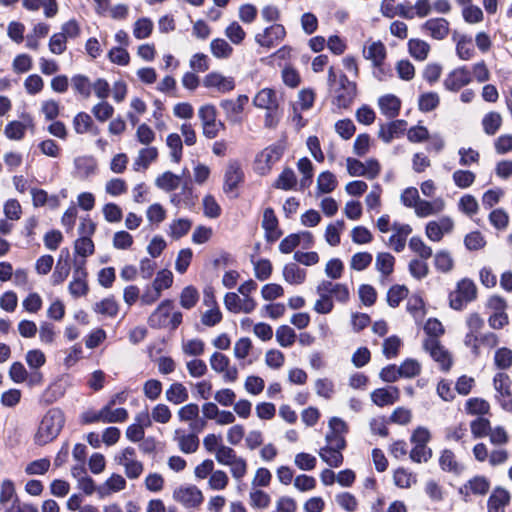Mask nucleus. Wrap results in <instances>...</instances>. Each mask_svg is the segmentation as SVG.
Wrapping results in <instances>:
<instances>
[{"label": "nucleus", "instance_id": "obj_51", "mask_svg": "<svg viewBox=\"0 0 512 512\" xmlns=\"http://www.w3.org/2000/svg\"><path fill=\"white\" fill-rule=\"evenodd\" d=\"M409 248L417 253L422 259L427 260L429 259L433 252L432 248L427 246L421 237L419 236H413L409 240Z\"/></svg>", "mask_w": 512, "mask_h": 512}, {"label": "nucleus", "instance_id": "obj_7", "mask_svg": "<svg viewBox=\"0 0 512 512\" xmlns=\"http://www.w3.org/2000/svg\"><path fill=\"white\" fill-rule=\"evenodd\" d=\"M173 300L164 299L148 318V325L153 329L166 327L170 311L173 308Z\"/></svg>", "mask_w": 512, "mask_h": 512}, {"label": "nucleus", "instance_id": "obj_47", "mask_svg": "<svg viewBox=\"0 0 512 512\" xmlns=\"http://www.w3.org/2000/svg\"><path fill=\"white\" fill-rule=\"evenodd\" d=\"M434 264L438 271L447 273L453 269L454 261L448 251L441 250L435 254Z\"/></svg>", "mask_w": 512, "mask_h": 512}, {"label": "nucleus", "instance_id": "obj_49", "mask_svg": "<svg viewBox=\"0 0 512 512\" xmlns=\"http://www.w3.org/2000/svg\"><path fill=\"white\" fill-rule=\"evenodd\" d=\"M452 178L457 187L466 189L474 183L476 175L470 170H456Z\"/></svg>", "mask_w": 512, "mask_h": 512}, {"label": "nucleus", "instance_id": "obj_23", "mask_svg": "<svg viewBox=\"0 0 512 512\" xmlns=\"http://www.w3.org/2000/svg\"><path fill=\"white\" fill-rule=\"evenodd\" d=\"M319 456L328 466L338 468L343 464L344 456L341 452L332 448V445H326L319 451Z\"/></svg>", "mask_w": 512, "mask_h": 512}, {"label": "nucleus", "instance_id": "obj_20", "mask_svg": "<svg viewBox=\"0 0 512 512\" xmlns=\"http://www.w3.org/2000/svg\"><path fill=\"white\" fill-rule=\"evenodd\" d=\"M337 184L336 176L332 172L328 170L321 172L317 178V195L333 192Z\"/></svg>", "mask_w": 512, "mask_h": 512}, {"label": "nucleus", "instance_id": "obj_57", "mask_svg": "<svg viewBox=\"0 0 512 512\" xmlns=\"http://www.w3.org/2000/svg\"><path fill=\"white\" fill-rule=\"evenodd\" d=\"M358 294L364 306L370 307L377 301V291L370 284H361L358 289Z\"/></svg>", "mask_w": 512, "mask_h": 512}, {"label": "nucleus", "instance_id": "obj_14", "mask_svg": "<svg viewBox=\"0 0 512 512\" xmlns=\"http://www.w3.org/2000/svg\"><path fill=\"white\" fill-rule=\"evenodd\" d=\"M378 105L381 113L388 118H395L401 110V100L394 94H386L379 98Z\"/></svg>", "mask_w": 512, "mask_h": 512}, {"label": "nucleus", "instance_id": "obj_33", "mask_svg": "<svg viewBox=\"0 0 512 512\" xmlns=\"http://www.w3.org/2000/svg\"><path fill=\"white\" fill-rule=\"evenodd\" d=\"M502 124V117L498 112H489L482 119L483 130L487 135H495Z\"/></svg>", "mask_w": 512, "mask_h": 512}, {"label": "nucleus", "instance_id": "obj_28", "mask_svg": "<svg viewBox=\"0 0 512 512\" xmlns=\"http://www.w3.org/2000/svg\"><path fill=\"white\" fill-rule=\"evenodd\" d=\"M456 54L461 60H469L474 56L475 49L470 36H460L456 44Z\"/></svg>", "mask_w": 512, "mask_h": 512}, {"label": "nucleus", "instance_id": "obj_42", "mask_svg": "<svg viewBox=\"0 0 512 512\" xmlns=\"http://www.w3.org/2000/svg\"><path fill=\"white\" fill-rule=\"evenodd\" d=\"M91 237L83 236L75 240L74 250L76 255L86 258L94 253L95 247Z\"/></svg>", "mask_w": 512, "mask_h": 512}, {"label": "nucleus", "instance_id": "obj_46", "mask_svg": "<svg viewBox=\"0 0 512 512\" xmlns=\"http://www.w3.org/2000/svg\"><path fill=\"white\" fill-rule=\"evenodd\" d=\"M26 125L21 121H10L4 129L6 137L10 140H21L24 138Z\"/></svg>", "mask_w": 512, "mask_h": 512}, {"label": "nucleus", "instance_id": "obj_36", "mask_svg": "<svg viewBox=\"0 0 512 512\" xmlns=\"http://www.w3.org/2000/svg\"><path fill=\"white\" fill-rule=\"evenodd\" d=\"M456 292L463 296L466 303L474 301L477 297V287L469 278H464L457 283Z\"/></svg>", "mask_w": 512, "mask_h": 512}, {"label": "nucleus", "instance_id": "obj_37", "mask_svg": "<svg viewBox=\"0 0 512 512\" xmlns=\"http://www.w3.org/2000/svg\"><path fill=\"white\" fill-rule=\"evenodd\" d=\"M153 21L148 17H141L134 23L133 35L136 39H146L153 31Z\"/></svg>", "mask_w": 512, "mask_h": 512}, {"label": "nucleus", "instance_id": "obj_60", "mask_svg": "<svg viewBox=\"0 0 512 512\" xmlns=\"http://www.w3.org/2000/svg\"><path fill=\"white\" fill-rule=\"evenodd\" d=\"M335 131L342 139L348 140L355 134L356 126L349 118L341 119L335 123Z\"/></svg>", "mask_w": 512, "mask_h": 512}, {"label": "nucleus", "instance_id": "obj_56", "mask_svg": "<svg viewBox=\"0 0 512 512\" xmlns=\"http://www.w3.org/2000/svg\"><path fill=\"white\" fill-rule=\"evenodd\" d=\"M107 56L112 63L120 66H127L130 62L129 52L127 49L120 46L111 48Z\"/></svg>", "mask_w": 512, "mask_h": 512}, {"label": "nucleus", "instance_id": "obj_6", "mask_svg": "<svg viewBox=\"0 0 512 512\" xmlns=\"http://www.w3.org/2000/svg\"><path fill=\"white\" fill-rule=\"evenodd\" d=\"M74 170L71 175L75 179L86 180L97 171V160L93 156H78L73 161Z\"/></svg>", "mask_w": 512, "mask_h": 512}, {"label": "nucleus", "instance_id": "obj_63", "mask_svg": "<svg viewBox=\"0 0 512 512\" xmlns=\"http://www.w3.org/2000/svg\"><path fill=\"white\" fill-rule=\"evenodd\" d=\"M103 215L107 222H120L123 218V211L116 203L109 202L103 206Z\"/></svg>", "mask_w": 512, "mask_h": 512}, {"label": "nucleus", "instance_id": "obj_39", "mask_svg": "<svg viewBox=\"0 0 512 512\" xmlns=\"http://www.w3.org/2000/svg\"><path fill=\"white\" fill-rule=\"evenodd\" d=\"M251 262L254 265L255 277L258 280L265 281L270 278L273 271V266L269 259L261 258L255 262L254 257L252 256Z\"/></svg>", "mask_w": 512, "mask_h": 512}, {"label": "nucleus", "instance_id": "obj_45", "mask_svg": "<svg viewBox=\"0 0 512 512\" xmlns=\"http://www.w3.org/2000/svg\"><path fill=\"white\" fill-rule=\"evenodd\" d=\"M401 345L402 341L397 335L387 337L383 342V355L387 359L395 358L399 354Z\"/></svg>", "mask_w": 512, "mask_h": 512}, {"label": "nucleus", "instance_id": "obj_40", "mask_svg": "<svg viewBox=\"0 0 512 512\" xmlns=\"http://www.w3.org/2000/svg\"><path fill=\"white\" fill-rule=\"evenodd\" d=\"M471 433L475 439L483 438L489 435L491 423L485 417H477L470 423Z\"/></svg>", "mask_w": 512, "mask_h": 512}, {"label": "nucleus", "instance_id": "obj_2", "mask_svg": "<svg viewBox=\"0 0 512 512\" xmlns=\"http://www.w3.org/2000/svg\"><path fill=\"white\" fill-rule=\"evenodd\" d=\"M285 149V140L282 139L262 150L255 160L257 173L260 175L268 174L272 166L281 159Z\"/></svg>", "mask_w": 512, "mask_h": 512}, {"label": "nucleus", "instance_id": "obj_38", "mask_svg": "<svg viewBox=\"0 0 512 512\" xmlns=\"http://www.w3.org/2000/svg\"><path fill=\"white\" fill-rule=\"evenodd\" d=\"M439 465L442 470L448 471V472H453L457 475L460 474L462 471V468L459 466V464L455 460L454 453L449 449H445L442 452V454L439 458Z\"/></svg>", "mask_w": 512, "mask_h": 512}, {"label": "nucleus", "instance_id": "obj_43", "mask_svg": "<svg viewBox=\"0 0 512 512\" xmlns=\"http://www.w3.org/2000/svg\"><path fill=\"white\" fill-rule=\"evenodd\" d=\"M494 364L499 370H507L512 366V350L507 347L498 348L494 355Z\"/></svg>", "mask_w": 512, "mask_h": 512}, {"label": "nucleus", "instance_id": "obj_35", "mask_svg": "<svg viewBox=\"0 0 512 512\" xmlns=\"http://www.w3.org/2000/svg\"><path fill=\"white\" fill-rule=\"evenodd\" d=\"M421 373L420 363L413 358L405 359L398 367L399 378H413Z\"/></svg>", "mask_w": 512, "mask_h": 512}, {"label": "nucleus", "instance_id": "obj_34", "mask_svg": "<svg viewBox=\"0 0 512 512\" xmlns=\"http://www.w3.org/2000/svg\"><path fill=\"white\" fill-rule=\"evenodd\" d=\"M297 335L289 325H281L276 330V341L281 347L292 346L296 341Z\"/></svg>", "mask_w": 512, "mask_h": 512}, {"label": "nucleus", "instance_id": "obj_62", "mask_svg": "<svg viewBox=\"0 0 512 512\" xmlns=\"http://www.w3.org/2000/svg\"><path fill=\"white\" fill-rule=\"evenodd\" d=\"M373 256L369 252H357L351 258V268L356 271H363L372 263Z\"/></svg>", "mask_w": 512, "mask_h": 512}, {"label": "nucleus", "instance_id": "obj_21", "mask_svg": "<svg viewBox=\"0 0 512 512\" xmlns=\"http://www.w3.org/2000/svg\"><path fill=\"white\" fill-rule=\"evenodd\" d=\"M297 185V177L292 168L286 167L280 173L278 178L273 183V187L276 189H281L285 191H289L295 188Z\"/></svg>", "mask_w": 512, "mask_h": 512}, {"label": "nucleus", "instance_id": "obj_22", "mask_svg": "<svg viewBox=\"0 0 512 512\" xmlns=\"http://www.w3.org/2000/svg\"><path fill=\"white\" fill-rule=\"evenodd\" d=\"M283 277L289 284L299 285L305 281L306 271L295 263H288L283 268Z\"/></svg>", "mask_w": 512, "mask_h": 512}, {"label": "nucleus", "instance_id": "obj_44", "mask_svg": "<svg viewBox=\"0 0 512 512\" xmlns=\"http://www.w3.org/2000/svg\"><path fill=\"white\" fill-rule=\"evenodd\" d=\"M199 300L198 290L192 286H186L180 294V305L184 309L193 308Z\"/></svg>", "mask_w": 512, "mask_h": 512}, {"label": "nucleus", "instance_id": "obj_64", "mask_svg": "<svg viewBox=\"0 0 512 512\" xmlns=\"http://www.w3.org/2000/svg\"><path fill=\"white\" fill-rule=\"evenodd\" d=\"M192 221L186 218H179L176 221H174L170 228H171V236L174 239H180L183 236H185L189 230L191 229Z\"/></svg>", "mask_w": 512, "mask_h": 512}, {"label": "nucleus", "instance_id": "obj_19", "mask_svg": "<svg viewBox=\"0 0 512 512\" xmlns=\"http://www.w3.org/2000/svg\"><path fill=\"white\" fill-rule=\"evenodd\" d=\"M408 52L417 61H424L427 59L430 45L421 39L412 38L408 41Z\"/></svg>", "mask_w": 512, "mask_h": 512}, {"label": "nucleus", "instance_id": "obj_16", "mask_svg": "<svg viewBox=\"0 0 512 512\" xmlns=\"http://www.w3.org/2000/svg\"><path fill=\"white\" fill-rule=\"evenodd\" d=\"M363 56L371 60L373 66H380L384 64L387 56L386 47L380 40L372 42L368 49L364 47Z\"/></svg>", "mask_w": 512, "mask_h": 512}, {"label": "nucleus", "instance_id": "obj_41", "mask_svg": "<svg viewBox=\"0 0 512 512\" xmlns=\"http://www.w3.org/2000/svg\"><path fill=\"white\" fill-rule=\"evenodd\" d=\"M469 490L474 495H486L490 489V481L487 477L476 475L468 480Z\"/></svg>", "mask_w": 512, "mask_h": 512}, {"label": "nucleus", "instance_id": "obj_55", "mask_svg": "<svg viewBox=\"0 0 512 512\" xmlns=\"http://www.w3.org/2000/svg\"><path fill=\"white\" fill-rule=\"evenodd\" d=\"M464 245L469 251H477L485 247L486 240L480 231H473L465 236Z\"/></svg>", "mask_w": 512, "mask_h": 512}, {"label": "nucleus", "instance_id": "obj_24", "mask_svg": "<svg viewBox=\"0 0 512 512\" xmlns=\"http://www.w3.org/2000/svg\"><path fill=\"white\" fill-rule=\"evenodd\" d=\"M357 96V85H351V88L339 89L333 103L338 108L349 109Z\"/></svg>", "mask_w": 512, "mask_h": 512}, {"label": "nucleus", "instance_id": "obj_50", "mask_svg": "<svg viewBox=\"0 0 512 512\" xmlns=\"http://www.w3.org/2000/svg\"><path fill=\"white\" fill-rule=\"evenodd\" d=\"M407 311L415 318H422L425 314V303L420 295H413L407 302Z\"/></svg>", "mask_w": 512, "mask_h": 512}, {"label": "nucleus", "instance_id": "obj_9", "mask_svg": "<svg viewBox=\"0 0 512 512\" xmlns=\"http://www.w3.org/2000/svg\"><path fill=\"white\" fill-rule=\"evenodd\" d=\"M253 298L241 299L235 292H226V309L233 313H251L256 308Z\"/></svg>", "mask_w": 512, "mask_h": 512}, {"label": "nucleus", "instance_id": "obj_52", "mask_svg": "<svg viewBox=\"0 0 512 512\" xmlns=\"http://www.w3.org/2000/svg\"><path fill=\"white\" fill-rule=\"evenodd\" d=\"M158 157V150L156 147H148L143 148L139 152V156L136 159L134 166H142L144 169H147L150 163L156 160ZM137 170L136 167H134Z\"/></svg>", "mask_w": 512, "mask_h": 512}, {"label": "nucleus", "instance_id": "obj_4", "mask_svg": "<svg viewBox=\"0 0 512 512\" xmlns=\"http://www.w3.org/2000/svg\"><path fill=\"white\" fill-rule=\"evenodd\" d=\"M173 498L186 508H195L203 502V494L195 485L180 487L173 493Z\"/></svg>", "mask_w": 512, "mask_h": 512}, {"label": "nucleus", "instance_id": "obj_31", "mask_svg": "<svg viewBox=\"0 0 512 512\" xmlns=\"http://www.w3.org/2000/svg\"><path fill=\"white\" fill-rule=\"evenodd\" d=\"M93 309L96 313L106 315L112 318L116 317L119 311V307L114 299V296L104 298L100 302H97L94 305Z\"/></svg>", "mask_w": 512, "mask_h": 512}, {"label": "nucleus", "instance_id": "obj_10", "mask_svg": "<svg viewBox=\"0 0 512 512\" xmlns=\"http://www.w3.org/2000/svg\"><path fill=\"white\" fill-rule=\"evenodd\" d=\"M69 385L70 384L66 381L64 377L58 378L44 390L41 396V402L44 403L45 405H51L55 403L57 400H59L65 395Z\"/></svg>", "mask_w": 512, "mask_h": 512}, {"label": "nucleus", "instance_id": "obj_59", "mask_svg": "<svg viewBox=\"0 0 512 512\" xmlns=\"http://www.w3.org/2000/svg\"><path fill=\"white\" fill-rule=\"evenodd\" d=\"M92 113L98 121L105 122L113 116L114 107L107 101H102L92 108Z\"/></svg>", "mask_w": 512, "mask_h": 512}, {"label": "nucleus", "instance_id": "obj_5", "mask_svg": "<svg viewBox=\"0 0 512 512\" xmlns=\"http://www.w3.org/2000/svg\"><path fill=\"white\" fill-rule=\"evenodd\" d=\"M472 81L471 73L466 66L452 70L445 78L443 85L446 90L457 92Z\"/></svg>", "mask_w": 512, "mask_h": 512}, {"label": "nucleus", "instance_id": "obj_17", "mask_svg": "<svg viewBox=\"0 0 512 512\" xmlns=\"http://www.w3.org/2000/svg\"><path fill=\"white\" fill-rule=\"evenodd\" d=\"M249 98L245 94L238 96L236 101L226 100V112H230L232 115H227L229 120L234 124L242 122L241 113L243 112L244 106L248 103Z\"/></svg>", "mask_w": 512, "mask_h": 512}, {"label": "nucleus", "instance_id": "obj_58", "mask_svg": "<svg viewBox=\"0 0 512 512\" xmlns=\"http://www.w3.org/2000/svg\"><path fill=\"white\" fill-rule=\"evenodd\" d=\"M173 284V274L168 269H162L158 271L152 285L161 293L163 289H168Z\"/></svg>", "mask_w": 512, "mask_h": 512}, {"label": "nucleus", "instance_id": "obj_29", "mask_svg": "<svg viewBox=\"0 0 512 512\" xmlns=\"http://www.w3.org/2000/svg\"><path fill=\"white\" fill-rule=\"evenodd\" d=\"M409 290L405 285L395 284L387 292V303L390 307L396 308L401 301L408 296Z\"/></svg>", "mask_w": 512, "mask_h": 512}, {"label": "nucleus", "instance_id": "obj_25", "mask_svg": "<svg viewBox=\"0 0 512 512\" xmlns=\"http://www.w3.org/2000/svg\"><path fill=\"white\" fill-rule=\"evenodd\" d=\"M180 176L171 172L166 171L162 175L158 176L155 185L162 190H165L167 192L174 191L178 188L180 184Z\"/></svg>", "mask_w": 512, "mask_h": 512}, {"label": "nucleus", "instance_id": "obj_8", "mask_svg": "<svg viewBox=\"0 0 512 512\" xmlns=\"http://www.w3.org/2000/svg\"><path fill=\"white\" fill-rule=\"evenodd\" d=\"M372 402L378 407H384L396 403L400 398V390L396 386L377 388L371 393Z\"/></svg>", "mask_w": 512, "mask_h": 512}, {"label": "nucleus", "instance_id": "obj_32", "mask_svg": "<svg viewBox=\"0 0 512 512\" xmlns=\"http://www.w3.org/2000/svg\"><path fill=\"white\" fill-rule=\"evenodd\" d=\"M465 410L470 415L482 417V415L489 413L490 405L485 399L475 397L466 401Z\"/></svg>", "mask_w": 512, "mask_h": 512}, {"label": "nucleus", "instance_id": "obj_13", "mask_svg": "<svg viewBox=\"0 0 512 512\" xmlns=\"http://www.w3.org/2000/svg\"><path fill=\"white\" fill-rule=\"evenodd\" d=\"M253 105L266 110H278L276 91L272 88H263L254 97Z\"/></svg>", "mask_w": 512, "mask_h": 512}, {"label": "nucleus", "instance_id": "obj_11", "mask_svg": "<svg viewBox=\"0 0 512 512\" xmlns=\"http://www.w3.org/2000/svg\"><path fill=\"white\" fill-rule=\"evenodd\" d=\"M510 500V492L501 486H496L487 501L488 512H505V507L509 505Z\"/></svg>", "mask_w": 512, "mask_h": 512}, {"label": "nucleus", "instance_id": "obj_53", "mask_svg": "<svg viewBox=\"0 0 512 512\" xmlns=\"http://www.w3.org/2000/svg\"><path fill=\"white\" fill-rule=\"evenodd\" d=\"M72 86L76 92L88 98L91 95V84L89 78L83 74H76L71 78Z\"/></svg>", "mask_w": 512, "mask_h": 512}, {"label": "nucleus", "instance_id": "obj_61", "mask_svg": "<svg viewBox=\"0 0 512 512\" xmlns=\"http://www.w3.org/2000/svg\"><path fill=\"white\" fill-rule=\"evenodd\" d=\"M179 448L185 454L194 453L199 448V439L194 433L179 438Z\"/></svg>", "mask_w": 512, "mask_h": 512}, {"label": "nucleus", "instance_id": "obj_3", "mask_svg": "<svg viewBox=\"0 0 512 512\" xmlns=\"http://www.w3.org/2000/svg\"><path fill=\"white\" fill-rule=\"evenodd\" d=\"M423 348L429 352L435 362L440 363L443 371L448 372L451 369L453 364L452 357L438 339H426L423 343Z\"/></svg>", "mask_w": 512, "mask_h": 512}, {"label": "nucleus", "instance_id": "obj_30", "mask_svg": "<svg viewBox=\"0 0 512 512\" xmlns=\"http://www.w3.org/2000/svg\"><path fill=\"white\" fill-rule=\"evenodd\" d=\"M440 104L439 95L436 92H425L419 96L418 109L428 113L435 110Z\"/></svg>", "mask_w": 512, "mask_h": 512}, {"label": "nucleus", "instance_id": "obj_27", "mask_svg": "<svg viewBox=\"0 0 512 512\" xmlns=\"http://www.w3.org/2000/svg\"><path fill=\"white\" fill-rule=\"evenodd\" d=\"M166 398L173 404H181L188 400L189 394L182 383L176 382L171 384L166 391Z\"/></svg>", "mask_w": 512, "mask_h": 512}, {"label": "nucleus", "instance_id": "obj_1", "mask_svg": "<svg viewBox=\"0 0 512 512\" xmlns=\"http://www.w3.org/2000/svg\"><path fill=\"white\" fill-rule=\"evenodd\" d=\"M65 425V414L62 409L55 407L49 409L43 416L38 430L34 436V442L38 446H44L55 440Z\"/></svg>", "mask_w": 512, "mask_h": 512}, {"label": "nucleus", "instance_id": "obj_12", "mask_svg": "<svg viewBox=\"0 0 512 512\" xmlns=\"http://www.w3.org/2000/svg\"><path fill=\"white\" fill-rule=\"evenodd\" d=\"M70 252L68 248L60 251L55 270L51 276L52 284L59 285L63 283L70 273Z\"/></svg>", "mask_w": 512, "mask_h": 512}, {"label": "nucleus", "instance_id": "obj_18", "mask_svg": "<svg viewBox=\"0 0 512 512\" xmlns=\"http://www.w3.org/2000/svg\"><path fill=\"white\" fill-rule=\"evenodd\" d=\"M244 181V173L237 162H230L226 169V194L233 193V190Z\"/></svg>", "mask_w": 512, "mask_h": 512}, {"label": "nucleus", "instance_id": "obj_26", "mask_svg": "<svg viewBox=\"0 0 512 512\" xmlns=\"http://www.w3.org/2000/svg\"><path fill=\"white\" fill-rule=\"evenodd\" d=\"M395 257L389 252H380L376 256V269L385 277L391 275L394 270Z\"/></svg>", "mask_w": 512, "mask_h": 512}, {"label": "nucleus", "instance_id": "obj_54", "mask_svg": "<svg viewBox=\"0 0 512 512\" xmlns=\"http://www.w3.org/2000/svg\"><path fill=\"white\" fill-rule=\"evenodd\" d=\"M93 120L86 112H79L73 119V127L77 134L87 133L92 128Z\"/></svg>", "mask_w": 512, "mask_h": 512}, {"label": "nucleus", "instance_id": "obj_15", "mask_svg": "<svg viewBox=\"0 0 512 512\" xmlns=\"http://www.w3.org/2000/svg\"><path fill=\"white\" fill-rule=\"evenodd\" d=\"M422 28L429 31L432 38L442 40L449 33V22L444 18H433L427 20Z\"/></svg>", "mask_w": 512, "mask_h": 512}, {"label": "nucleus", "instance_id": "obj_48", "mask_svg": "<svg viewBox=\"0 0 512 512\" xmlns=\"http://www.w3.org/2000/svg\"><path fill=\"white\" fill-rule=\"evenodd\" d=\"M495 390L503 397L511 396L510 386L512 381L508 374L499 372L493 378Z\"/></svg>", "mask_w": 512, "mask_h": 512}]
</instances>
